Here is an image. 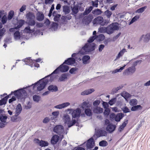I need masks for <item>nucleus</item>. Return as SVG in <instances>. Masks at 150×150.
<instances>
[{
  "instance_id": "nucleus-1",
  "label": "nucleus",
  "mask_w": 150,
  "mask_h": 150,
  "mask_svg": "<svg viewBox=\"0 0 150 150\" xmlns=\"http://www.w3.org/2000/svg\"><path fill=\"white\" fill-rule=\"evenodd\" d=\"M82 61V63L84 64V45L80 47L78 52L73 53L71 55V57H69L64 60L63 64L68 65H72L74 64H77L76 61Z\"/></svg>"
},
{
  "instance_id": "nucleus-2",
  "label": "nucleus",
  "mask_w": 150,
  "mask_h": 150,
  "mask_svg": "<svg viewBox=\"0 0 150 150\" xmlns=\"http://www.w3.org/2000/svg\"><path fill=\"white\" fill-rule=\"evenodd\" d=\"M49 81L46 76L40 79L34 83H33L31 85H28L26 87H24L23 88L25 89H27L28 92L31 93H32V89L34 91L36 87H37V91H40L44 89L46 87L47 84L49 83Z\"/></svg>"
},
{
  "instance_id": "nucleus-3",
  "label": "nucleus",
  "mask_w": 150,
  "mask_h": 150,
  "mask_svg": "<svg viewBox=\"0 0 150 150\" xmlns=\"http://www.w3.org/2000/svg\"><path fill=\"white\" fill-rule=\"evenodd\" d=\"M65 64H63V62L59 67L56 69L50 74L46 76L48 79L49 82H52L54 80L55 77L54 76V74H58L59 72L64 73L67 72L69 69V67Z\"/></svg>"
},
{
  "instance_id": "nucleus-4",
  "label": "nucleus",
  "mask_w": 150,
  "mask_h": 150,
  "mask_svg": "<svg viewBox=\"0 0 150 150\" xmlns=\"http://www.w3.org/2000/svg\"><path fill=\"white\" fill-rule=\"evenodd\" d=\"M4 11L3 10H0V29L2 28L3 25L6 24L8 20L11 21L14 16V12L13 10L10 11L7 16L4 14Z\"/></svg>"
},
{
  "instance_id": "nucleus-5",
  "label": "nucleus",
  "mask_w": 150,
  "mask_h": 150,
  "mask_svg": "<svg viewBox=\"0 0 150 150\" xmlns=\"http://www.w3.org/2000/svg\"><path fill=\"white\" fill-rule=\"evenodd\" d=\"M15 92H17V93H15V96L18 99L25 100L28 97L27 92L23 87L15 90Z\"/></svg>"
},
{
  "instance_id": "nucleus-6",
  "label": "nucleus",
  "mask_w": 150,
  "mask_h": 150,
  "mask_svg": "<svg viewBox=\"0 0 150 150\" xmlns=\"http://www.w3.org/2000/svg\"><path fill=\"white\" fill-rule=\"evenodd\" d=\"M110 19H105L102 16H98L95 18L93 23V25H100L101 26L106 25L110 23Z\"/></svg>"
},
{
  "instance_id": "nucleus-7",
  "label": "nucleus",
  "mask_w": 150,
  "mask_h": 150,
  "mask_svg": "<svg viewBox=\"0 0 150 150\" xmlns=\"http://www.w3.org/2000/svg\"><path fill=\"white\" fill-rule=\"evenodd\" d=\"M63 120L64 124H67L68 128H70L74 125L76 122V121L74 119H72L71 121L70 116L67 114L64 115Z\"/></svg>"
},
{
  "instance_id": "nucleus-8",
  "label": "nucleus",
  "mask_w": 150,
  "mask_h": 150,
  "mask_svg": "<svg viewBox=\"0 0 150 150\" xmlns=\"http://www.w3.org/2000/svg\"><path fill=\"white\" fill-rule=\"evenodd\" d=\"M118 23H114L111 24L106 27L107 33L110 35L113 33L115 30H119V27Z\"/></svg>"
},
{
  "instance_id": "nucleus-9",
  "label": "nucleus",
  "mask_w": 150,
  "mask_h": 150,
  "mask_svg": "<svg viewBox=\"0 0 150 150\" xmlns=\"http://www.w3.org/2000/svg\"><path fill=\"white\" fill-rule=\"evenodd\" d=\"M81 109L79 108L74 109L71 114L72 119H79L81 116L84 117V112L81 113Z\"/></svg>"
},
{
  "instance_id": "nucleus-10",
  "label": "nucleus",
  "mask_w": 150,
  "mask_h": 150,
  "mask_svg": "<svg viewBox=\"0 0 150 150\" xmlns=\"http://www.w3.org/2000/svg\"><path fill=\"white\" fill-rule=\"evenodd\" d=\"M53 132L60 135L62 134H64L65 133L64 128L63 126L61 125H57L54 127L53 129Z\"/></svg>"
},
{
  "instance_id": "nucleus-11",
  "label": "nucleus",
  "mask_w": 150,
  "mask_h": 150,
  "mask_svg": "<svg viewBox=\"0 0 150 150\" xmlns=\"http://www.w3.org/2000/svg\"><path fill=\"white\" fill-rule=\"evenodd\" d=\"M96 45L94 43L91 44H85V54L86 52H89L94 50L96 48Z\"/></svg>"
},
{
  "instance_id": "nucleus-12",
  "label": "nucleus",
  "mask_w": 150,
  "mask_h": 150,
  "mask_svg": "<svg viewBox=\"0 0 150 150\" xmlns=\"http://www.w3.org/2000/svg\"><path fill=\"white\" fill-rule=\"evenodd\" d=\"M34 142L37 144L41 147H45L48 146L49 143L47 141L42 140H40L38 139L35 138L34 139Z\"/></svg>"
},
{
  "instance_id": "nucleus-13",
  "label": "nucleus",
  "mask_w": 150,
  "mask_h": 150,
  "mask_svg": "<svg viewBox=\"0 0 150 150\" xmlns=\"http://www.w3.org/2000/svg\"><path fill=\"white\" fill-rule=\"evenodd\" d=\"M95 137L94 135L93 137L89 139L87 141L86 147L88 149H92L95 146V141L94 137Z\"/></svg>"
},
{
  "instance_id": "nucleus-14",
  "label": "nucleus",
  "mask_w": 150,
  "mask_h": 150,
  "mask_svg": "<svg viewBox=\"0 0 150 150\" xmlns=\"http://www.w3.org/2000/svg\"><path fill=\"white\" fill-rule=\"evenodd\" d=\"M70 74L68 73H64L61 75L58 78V81L60 82H64L67 80L70 76Z\"/></svg>"
},
{
  "instance_id": "nucleus-15",
  "label": "nucleus",
  "mask_w": 150,
  "mask_h": 150,
  "mask_svg": "<svg viewBox=\"0 0 150 150\" xmlns=\"http://www.w3.org/2000/svg\"><path fill=\"white\" fill-rule=\"evenodd\" d=\"M16 20L17 21L16 24V28L18 29V30H20V28H21L25 23H26V21L23 19H20L18 20L17 18H16Z\"/></svg>"
},
{
  "instance_id": "nucleus-16",
  "label": "nucleus",
  "mask_w": 150,
  "mask_h": 150,
  "mask_svg": "<svg viewBox=\"0 0 150 150\" xmlns=\"http://www.w3.org/2000/svg\"><path fill=\"white\" fill-rule=\"evenodd\" d=\"M23 62L25 63V64L30 66L31 67H33L34 61L30 57H28L22 60Z\"/></svg>"
},
{
  "instance_id": "nucleus-17",
  "label": "nucleus",
  "mask_w": 150,
  "mask_h": 150,
  "mask_svg": "<svg viewBox=\"0 0 150 150\" xmlns=\"http://www.w3.org/2000/svg\"><path fill=\"white\" fill-rule=\"evenodd\" d=\"M116 126L112 123H110L106 127V130L109 133H111L113 132L115 129Z\"/></svg>"
},
{
  "instance_id": "nucleus-18",
  "label": "nucleus",
  "mask_w": 150,
  "mask_h": 150,
  "mask_svg": "<svg viewBox=\"0 0 150 150\" xmlns=\"http://www.w3.org/2000/svg\"><path fill=\"white\" fill-rule=\"evenodd\" d=\"M59 136L57 135H53L50 139L51 144L53 146L56 144L59 141Z\"/></svg>"
},
{
  "instance_id": "nucleus-19",
  "label": "nucleus",
  "mask_w": 150,
  "mask_h": 150,
  "mask_svg": "<svg viewBox=\"0 0 150 150\" xmlns=\"http://www.w3.org/2000/svg\"><path fill=\"white\" fill-rule=\"evenodd\" d=\"M36 16V19L39 21H42L44 19L45 16L43 13L41 11H38Z\"/></svg>"
},
{
  "instance_id": "nucleus-20",
  "label": "nucleus",
  "mask_w": 150,
  "mask_h": 150,
  "mask_svg": "<svg viewBox=\"0 0 150 150\" xmlns=\"http://www.w3.org/2000/svg\"><path fill=\"white\" fill-rule=\"evenodd\" d=\"M78 7V4H77L76 5H74L73 7L71 8L72 12L71 14L74 15L75 17L79 11Z\"/></svg>"
},
{
  "instance_id": "nucleus-21",
  "label": "nucleus",
  "mask_w": 150,
  "mask_h": 150,
  "mask_svg": "<svg viewBox=\"0 0 150 150\" xmlns=\"http://www.w3.org/2000/svg\"><path fill=\"white\" fill-rule=\"evenodd\" d=\"M47 89L50 92H56L58 91L57 86L53 84L47 87Z\"/></svg>"
},
{
  "instance_id": "nucleus-22",
  "label": "nucleus",
  "mask_w": 150,
  "mask_h": 150,
  "mask_svg": "<svg viewBox=\"0 0 150 150\" xmlns=\"http://www.w3.org/2000/svg\"><path fill=\"white\" fill-rule=\"evenodd\" d=\"M93 112L96 114H100L103 112V109L98 106H96L93 108Z\"/></svg>"
},
{
  "instance_id": "nucleus-23",
  "label": "nucleus",
  "mask_w": 150,
  "mask_h": 150,
  "mask_svg": "<svg viewBox=\"0 0 150 150\" xmlns=\"http://www.w3.org/2000/svg\"><path fill=\"white\" fill-rule=\"evenodd\" d=\"M35 31V28L32 29H31L30 27L28 25L25 27L23 30V33H32Z\"/></svg>"
},
{
  "instance_id": "nucleus-24",
  "label": "nucleus",
  "mask_w": 150,
  "mask_h": 150,
  "mask_svg": "<svg viewBox=\"0 0 150 150\" xmlns=\"http://www.w3.org/2000/svg\"><path fill=\"white\" fill-rule=\"evenodd\" d=\"M25 17L28 20H30L34 19L35 16L33 12H29L26 14Z\"/></svg>"
},
{
  "instance_id": "nucleus-25",
  "label": "nucleus",
  "mask_w": 150,
  "mask_h": 150,
  "mask_svg": "<svg viewBox=\"0 0 150 150\" xmlns=\"http://www.w3.org/2000/svg\"><path fill=\"white\" fill-rule=\"evenodd\" d=\"M93 17L92 15L89 14L87 17L85 16V24H88L91 21Z\"/></svg>"
},
{
  "instance_id": "nucleus-26",
  "label": "nucleus",
  "mask_w": 150,
  "mask_h": 150,
  "mask_svg": "<svg viewBox=\"0 0 150 150\" xmlns=\"http://www.w3.org/2000/svg\"><path fill=\"white\" fill-rule=\"evenodd\" d=\"M124 117V114L122 113H117L115 116V121L119 122Z\"/></svg>"
},
{
  "instance_id": "nucleus-27",
  "label": "nucleus",
  "mask_w": 150,
  "mask_h": 150,
  "mask_svg": "<svg viewBox=\"0 0 150 150\" xmlns=\"http://www.w3.org/2000/svg\"><path fill=\"white\" fill-rule=\"evenodd\" d=\"M107 134V133L104 130H101L99 131L98 133L95 135V136H97V137L102 136H105Z\"/></svg>"
},
{
  "instance_id": "nucleus-28",
  "label": "nucleus",
  "mask_w": 150,
  "mask_h": 150,
  "mask_svg": "<svg viewBox=\"0 0 150 150\" xmlns=\"http://www.w3.org/2000/svg\"><path fill=\"white\" fill-rule=\"evenodd\" d=\"M144 38V42H147L149 41L150 40V34H147L146 35H143L140 38V40Z\"/></svg>"
},
{
  "instance_id": "nucleus-29",
  "label": "nucleus",
  "mask_w": 150,
  "mask_h": 150,
  "mask_svg": "<svg viewBox=\"0 0 150 150\" xmlns=\"http://www.w3.org/2000/svg\"><path fill=\"white\" fill-rule=\"evenodd\" d=\"M63 11L65 15L69 14L70 12L69 7L67 5H64L63 6Z\"/></svg>"
},
{
  "instance_id": "nucleus-30",
  "label": "nucleus",
  "mask_w": 150,
  "mask_h": 150,
  "mask_svg": "<svg viewBox=\"0 0 150 150\" xmlns=\"http://www.w3.org/2000/svg\"><path fill=\"white\" fill-rule=\"evenodd\" d=\"M36 23V22L35 20L34 19L30 20H27L26 21V24L28 25L30 27V26H34Z\"/></svg>"
},
{
  "instance_id": "nucleus-31",
  "label": "nucleus",
  "mask_w": 150,
  "mask_h": 150,
  "mask_svg": "<svg viewBox=\"0 0 150 150\" xmlns=\"http://www.w3.org/2000/svg\"><path fill=\"white\" fill-rule=\"evenodd\" d=\"M135 71V68L134 66H132L129 67L127 70L125 71L124 73L125 74L126 73H128V72L131 73H134Z\"/></svg>"
},
{
  "instance_id": "nucleus-32",
  "label": "nucleus",
  "mask_w": 150,
  "mask_h": 150,
  "mask_svg": "<svg viewBox=\"0 0 150 150\" xmlns=\"http://www.w3.org/2000/svg\"><path fill=\"white\" fill-rule=\"evenodd\" d=\"M22 110L21 105L20 103H18L16 106V113L17 115H19Z\"/></svg>"
},
{
  "instance_id": "nucleus-33",
  "label": "nucleus",
  "mask_w": 150,
  "mask_h": 150,
  "mask_svg": "<svg viewBox=\"0 0 150 150\" xmlns=\"http://www.w3.org/2000/svg\"><path fill=\"white\" fill-rule=\"evenodd\" d=\"M20 30H18L13 33V36L15 40L19 39L21 38L20 33L19 31Z\"/></svg>"
},
{
  "instance_id": "nucleus-34",
  "label": "nucleus",
  "mask_w": 150,
  "mask_h": 150,
  "mask_svg": "<svg viewBox=\"0 0 150 150\" xmlns=\"http://www.w3.org/2000/svg\"><path fill=\"white\" fill-rule=\"evenodd\" d=\"M18 115L16 113L15 115L11 117V120L13 122H16L19 121V120L21 119V117L18 116Z\"/></svg>"
},
{
  "instance_id": "nucleus-35",
  "label": "nucleus",
  "mask_w": 150,
  "mask_h": 150,
  "mask_svg": "<svg viewBox=\"0 0 150 150\" xmlns=\"http://www.w3.org/2000/svg\"><path fill=\"white\" fill-rule=\"evenodd\" d=\"M142 107L140 105H138L136 106H133L131 108L132 111H135L138 110H141Z\"/></svg>"
},
{
  "instance_id": "nucleus-36",
  "label": "nucleus",
  "mask_w": 150,
  "mask_h": 150,
  "mask_svg": "<svg viewBox=\"0 0 150 150\" xmlns=\"http://www.w3.org/2000/svg\"><path fill=\"white\" fill-rule=\"evenodd\" d=\"M105 36L103 34H100L98 35H96V40L99 42L103 41L105 39Z\"/></svg>"
},
{
  "instance_id": "nucleus-37",
  "label": "nucleus",
  "mask_w": 150,
  "mask_h": 150,
  "mask_svg": "<svg viewBox=\"0 0 150 150\" xmlns=\"http://www.w3.org/2000/svg\"><path fill=\"white\" fill-rule=\"evenodd\" d=\"M128 120H126L124 122L122 123V125H121L119 129V131L121 132L122 130L127 125L128 123Z\"/></svg>"
},
{
  "instance_id": "nucleus-38",
  "label": "nucleus",
  "mask_w": 150,
  "mask_h": 150,
  "mask_svg": "<svg viewBox=\"0 0 150 150\" xmlns=\"http://www.w3.org/2000/svg\"><path fill=\"white\" fill-rule=\"evenodd\" d=\"M7 117V116L6 115L1 114L0 115V120L2 122L6 123Z\"/></svg>"
},
{
  "instance_id": "nucleus-39",
  "label": "nucleus",
  "mask_w": 150,
  "mask_h": 150,
  "mask_svg": "<svg viewBox=\"0 0 150 150\" xmlns=\"http://www.w3.org/2000/svg\"><path fill=\"white\" fill-rule=\"evenodd\" d=\"M33 99L34 102L38 103L41 99V97L39 95H34L33 96Z\"/></svg>"
},
{
  "instance_id": "nucleus-40",
  "label": "nucleus",
  "mask_w": 150,
  "mask_h": 150,
  "mask_svg": "<svg viewBox=\"0 0 150 150\" xmlns=\"http://www.w3.org/2000/svg\"><path fill=\"white\" fill-rule=\"evenodd\" d=\"M77 18L80 20L81 19L82 23H83V24H84V11L80 14Z\"/></svg>"
},
{
  "instance_id": "nucleus-41",
  "label": "nucleus",
  "mask_w": 150,
  "mask_h": 150,
  "mask_svg": "<svg viewBox=\"0 0 150 150\" xmlns=\"http://www.w3.org/2000/svg\"><path fill=\"white\" fill-rule=\"evenodd\" d=\"M27 105H25L24 106V108L26 110L30 109L32 107V102L28 101L27 103Z\"/></svg>"
},
{
  "instance_id": "nucleus-42",
  "label": "nucleus",
  "mask_w": 150,
  "mask_h": 150,
  "mask_svg": "<svg viewBox=\"0 0 150 150\" xmlns=\"http://www.w3.org/2000/svg\"><path fill=\"white\" fill-rule=\"evenodd\" d=\"M99 145L100 146L105 147L108 145V143L105 140H103L99 142Z\"/></svg>"
},
{
  "instance_id": "nucleus-43",
  "label": "nucleus",
  "mask_w": 150,
  "mask_h": 150,
  "mask_svg": "<svg viewBox=\"0 0 150 150\" xmlns=\"http://www.w3.org/2000/svg\"><path fill=\"white\" fill-rule=\"evenodd\" d=\"M137 100L135 99L130 100L129 102V104L132 106L136 105L137 104Z\"/></svg>"
},
{
  "instance_id": "nucleus-44",
  "label": "nucleus",
  "mask_w": 150,
  "mask_h": 150,
  "mask_svg": "<svg viewBox=\"0 0 150 150\" xmlns=\"http://www.w3.org/2000/svg\"><path fill=\"white\" fill-rule=\"evenodd\" d=\"M92 12L93 14L99 15L101 14L102 11L100 9L97 8L94 10H93Z\"/></svg>"
},
{
  "instance_id": "nucleus-45",
  "label": "nucleus",
  "mask_w": 150,
  "mask_h": 150,
  "mask_svg": "<svg viewBox=\"0 0 150 150\" xmlns=\"http://www.w3.org/2000/svg\"><path fill=\"white\" fill-rule=\"evenodd\" d=\"M95 91V90L93 88H89L85 90V95H88L91 93Z\"/></svg>"
},
{
  "instance_id": "nucleus-46",
  "label": "nucleus",
  "mask_w": 150,
  "mask_h": 150,
  "mask_svg": "<svg viewBox=\"0 0 150 150\" xmlns=\"http://www.w3.org/2000/svg\"><path fill=\"white\" fill-rule=\"evenodd\" d=\"M93 8V6H91L86 8L85 10V15L89 14L92 10Z\"/></svg>"
},
{
  "instance_id": "nucleus-47",
  "label": "nucleus",
  "mask_w": 150,
  "mask_h": 150,
  "mask_svg": "<svg viewBox=\"0 0 150 150\" xmlns=\"http://www.w3.org/2000/svg\"><path fill=\"white\" fill-rule=\"evenodd\" d=\"M105 15L107 17V19H110L111 15L112 14V13L108 10L105 11L104 12Z\"/></svg>"
},
{
  "instance_id": "nucleus-48",
  "label": "nucleus",
  "mask_w": 150,
  "mask_h": 150,
  "mask_svg": "<svg viewBox=\"0 0 150 150\" xmlns=\"http://www.w3.org/2000/svg\"><path fill=\"white\" fill-rule=\"evenodd\" d=\"M147 8V6H145L138 9L136 11V13H141L144 11L145 9Z\"/></svg>"
},
{
  "instance_id": "nucleus-49",
  "label": "nucleus",
  "mask_w": 150,
  "mask_h": 150,
  "mask_svg": "<svg viewBox=\"0 0 150 150\" xmlns=\"http://www.w3.org/2000/svg\"><path fill=\"white\" fill-rule=\"evenodd\" d=\"M85 114L87 116H90L92 115L91 110L90 109H85Z\"/></svg>"
},
{
  "instance_id": "nucleus-50",
  "label": "nucleus",
  "mask_w": 150,
  "mask_h": 150,
  "mask_svg": "<svg viewBox=\"0 0 150 150\" xmlns=\"http://www.w3.org/2000/svg\"><path fill=\"white\" fill-rule=\"evenodd\" d=\"M58 26V24L57 23L53 22L51 25L50 28H53L54 30H55L57 29Z\"/></svg>"
},
{
  "instance_id": "nucleus-51",
  "label": "nucleus",
  "mask_w": 150,
  "mask_h": 150,
  "mask_svg": "<svg viewBox=\"0 0 150 150\" xmlns=\"http://www.w3.org/2000/svg\"><path fill=\"white\" fill-rule=\"evenodd\" d=\"M78 70V68L76 67L72 68L69 70V72L71 74H75L76 71Z\"/></svg>"
},
{
  "instance_id": "nucleus-52",
  "label": "nucleus",
  "mask_w": 150,
  "mask_h": 150,
  "mask_svg": "<svg viewBox=\"0 0 150 150\" xmlns=\"http://www.w3.org/2000/svg\"><path fill=\"white\" fill-rule=\"evenodd\" d=\"M139 17L138 16H136L132 18L131 21L129 23V25H130L137 20L139 18Z\"/></svg>"
},
{
  "instance_id": "nucleus-53",
  "label": "nucleus",
  "mask_w": 150,
  "mask_h": 150,
  "mask_svg": "<svg viewBox=\"0 0 150 150\" xmlns=\"http://www.w3.org/2000/svg\"><path fill=\"white\" fill-rule=\"evenodd\" d=\"M53 20L55 22H59L60 20V18L61 17V15L57 14L56 15L54 16Z\"/></svg>"
},
{
  "instance_id": "nucleus-54",
  "label": "nucleus",
  "mask_w": 150,
  "mask_h": 150,
  "mask_svg": "<svg viewBox=\"0 0 150 150\" xmlns=\"http://www.w3.org/2000/svg\"><path fill=\"white\" fill-rule=\"evenodd\" d=\"M6 30L4 28L0 29V37H3L5 34Z\"/></svg>"
},
{
  "instance_id": "nucleus-55",
  "label": "nucleus",
  "mask_w": 150,
  "mask_h": 150,
  "mask_svg": "<svg viewBox=\"0 0 150 150\" xmlns=\"http://www.w3.org/2000/svg\"><path fill=\"white\" fill-rule=\"evenodd\" d=\"M106 27H101L98 28V32L100 33H106Z\"/></svg>"
},
{
  "instance_id": "nucleus-56",
  "label": "nucleus",
  "mask_w": 150,
  "mask_h": 150,
  "mask_svg": "<svg viewBox=\"0 0 150 150\" xmlns=\"http://www.w3.org/2000/svg\"><path fill=\"white\" fill-rule=\"evenodd\" d=\"M96 35H93L89 38L87 42L89 43H91L93 42L95 39H96Z\"/></svg>"
},
{
  "instance_id": "nucleus-57",
  "label": "nucleus",
  "mask_w": 150,
  "mask_h": 150,
  "mask_svg": "<svg viewBox=\"0 0 150 150\" xmlns=\"http://www.w3.org/2000/svg\"><path fill=\"white\" fill-rule=\"evenodd\" d=\"M110 110L109 109H105L103 113L104 115L106 116H108L110 113Z\"/></svg>"
},
{
  "instance_id": "nucleus-58",
  "label": "nucleus",
  "mask_w": 150,
  "mask_h": 150,
  "mask_svg": "<svg viewBox=\"0 0 150 150\" xmlns=\"http://www.w3.org/2000/svg\"><path fill=\"white\" fill-rule=\"evenodd\" d=\"M35 27L38 28H41L44 26V24L41 23L36 22Z\"/></svg>"
},
{
  "instance_id": "nucleus-59",
  "label": "nucleus",
  "mask_w": 150,
  "mask_h": 150,
  "mask_svg": "<svg viewBox=\"0 0 150 150\" xmlns=\"http://www.w3.org/2000/svg\"><path fill=\"white\" fill-rule=\"evenodd\" d=\"M7 101L4 99V98L0 100V106L3 105H5Z\"/></svg>"
},
{
  "instance_id": "nucleus-60",
  "label": "nucleus",
  "mask_w": 150,
  "mask_h": 150,
  "mask_svg": "<svg viewBox=\"0 0 150 150\" xmlns=\"http://www.w3.org/2000/svg\"><path fill=\"white\" fill-rule=\"evenodd\" d=\"M90 59V58L89 56L85 55V64L89 63Z\"/></svg>"
},
{
  "instance_id": "nucleus-61",
  "label": "nucleus",
  "mask_w": 150,
  "mask_h": 150,
  "mask_svg": "<svg viewBox=\"0 0 150 150\" xmlns=\"http://www.w3.org/2000/svg\"><path fill=\"white\" fill-rule=\"evenodd\" d=\"M122 110L125 113L129 112L130 111L129 109L127 106H125L122 108Z\"/></svg>"
},
{
  "instance_id": "nucleus-62",
  "label": "nucleus",
  "mask_w": 150,
  "mask_h": 150,
  "mask_svg": "<svg viewBox=\"0 0 150 150\" xmlns=\"http://www.w3.org/2000/svg\"><path fill=\"white\" fill-rule=\"evenodd\" d=\"M50 121V119L48 117H45L42 120V122L46 124Z\"/></svg>"
},
{
  "instance_id": "nucleus-63",
  "label": "nucleus",
  "mask_w": 150,
  "mask_h": 150,
  "mask_svg": "<svg viewBox=\"0 0 150 150\" xmlns=\"http://www.w3.org/2000/svg\"><path fill=\"white\" fill-rule=\"evenodd\" d=\"M17 98L15 96H12L11 98H10L8 100V102L9 103H12L13 101H15L16 100Z\"/></svg>"
},
{
  "instance_id": "nucleus-64",
  "label": "nucleus",
  "mask_w": 150,
  "mask_h": 150,
  "mask_svg": "<svg viewBox=\"0 0 150 150\" xmlns=\"http://www.w3.org/2000/svg\"><path fill=\"white\" fill-rule=\"evenodd\" d=\"M116 100V98H113L112 99L110 100L109 102L108 103L110 105H112L113 104H114L115 101Z\"/></svg>"
}]
</instances>
